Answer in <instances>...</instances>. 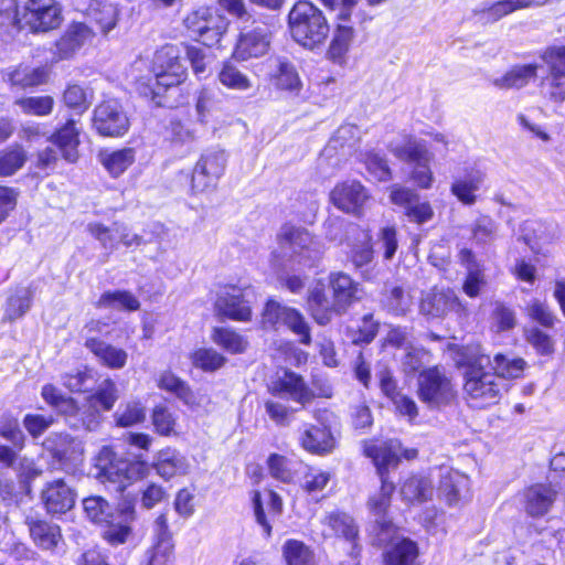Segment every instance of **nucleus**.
Masks as SVG:
<instances>
[{"instance_id": "14", "label": "nucleus", "mask_w": 565, "mask_h": 565, "mask_svg": "<svg viewBox=\"0 0 565 565\" xmlns=\"http://www.w3.org/2000/svg\"><path fill=\"white\" fill-rule=\"evenodd\" d=\"M154 543L145 553L143 565H169L174 559V544L168 529L166 514L161 513L153 524Z\"/></svg>"}, {"instance_id": "63", "label": "nucleus", "mask_w": 565, "mask_h": 565, "mask_svg": "<svg viewBox=\"0 0 565 565\" xmlns=\"http://www.w3.org/2000/svg\"><path fill=\"white\" fill-rule=\"evenodd\" d=\"M95 383L94 373L88 370H75L63 375V384L72 392H87Z\"/></svg>"}, {"instance_id": "51", "label": "nucleus", "mask_w": 565, "mask_h": 565, "mask_svg": "<svg viewBox=\"0 0 565 565\" xmlns=\"http://www.w3.org/2000/svg\"><path fill=\"white\" fill-rule=\"evenodd\" d=\"M146 418V408L139 402H128L118 407L114 419L119 427H130L142 423Z\"/></svg>"}, {"instance_id": "2", "label": "nucleus", "mask_w": 565, "mask_h": 565, "mask_svg": "<svg viewBox=\"0 0 565 565\" xmlns=\"http://www.w3.org/2000/svg\"><path fill=\"white\" fill-rule=\"evenodd\" d=\"M288 22L292 39L310 50L323 44L330 32L323 12L307 0H300L294 4Z\"/></svg>"}, {"instance_id": "61", "label": "nucleus", "mask_w": 565, "mask_h": 565, "mask_svg": "<svg viewBox=\"0 0 565 565\" xmlns=\"http://www.w3.org/2000/svg\"><path fill=\"white\" fill-rule=\"evenodd\" d=\"M373 254L371 237L367 233H364V239L360 244H353L351 246L348 257L355 269L362 270L372 263Z\"/></svg>"}, {"instance_id": "64", "label": "nucleus", "mask_w": 565, "mask_h": 565, "mask_svg": "<svg viewBox=\"0 0 565 565\" xmlns=\"http://www.w3.org/2000/svg\"><path fill=\"white\" fill-rule=\"evenodd\" d=\"M524 337L529 344L533 347L536 353L541 355H551L554 352L553 339L539 329L537 327H531L524 330Z\"/></svg>"}, {"instance_id": "8", "label": "nucleus", "mask_w": 565, "mask_h": 565, "mask_svg": "<svg viewBox=\"0 0 565 565\" xmlns=\"http://www.w3.org/2000/svg\"><path fill=\"white\" fill-rule=\"evenodd\" d=\"M185 28L206 46L217 44L226 31V22L218 15H213L210 8H199L184 18Z\"/></svg>"}, {"instance_id": "55", "label": "nucleus", "mask_w": 565, "mask_h": 565, "mask_svg": "<svg viewBox=\"0 0 565 565\" xmlns=\"http://www.w3.org/2000/svg\"><path fill=\"white\" fill-rule=\"evenodd\" d=\"M562 78L548 75L540 83L541 96L555 107H561L565 103V81Z\"/></svg>"}, {"instance_id": "33", "label": "nucleus", "mask_w": 565, "mask_h": 565, "mask_svg": "<svg viewBox=\"0 0 565 565\" xmlns=\"http://www.w3.org/2000/svg\"><path fill=\"white\" fill-rule=\"evenodd\" d=\"M30 535L34 543L44 548H54L62 539L60 526L41 520L28 519Z\"/></svg>"}, {"instance_id": "41", "label": "nucleus", "mask_w": 565, "mask_h": 565, "mask_svg": "<svg viewBox=\"0 0 565 565\" xmlns=\"http://www.w3.org/2000/svg\"><path fill=\"white\" fill-rule=\"evenodd\" d=\"M134 161L135 150L132 148L100 153L102 164L113 177H118L124 173Z\"/></svg>"}, {"instance_id": "47", "label": "nucleus", "mask_w": 565, "mask_h": 565, "mask_svg": "<svg viewBox=\"0 0 565 565\" xmlns=\"http://www.w3.org/2000/svg\"><path fill=\"white\" fill-rule=\"evenodd\" d=\"M546 2L547 0H500L488 9L482 10V12L487 13L492 21H498L516 10L540 7Z\"/></svg>"}, {"instance_id": "4", "label": "nucleus", "mask_w": 565, "mask_h": 565, "mask_svg": "<svg viewBox=\"0 0 565 565\" xmlns=\"http://www.w3.org/2000/svg\"><path fill=\"white\" fill-rule=\"evenodd\" d=\"M96 468L98 476L104 481L117 483V491H124L127 484L146 475L147 466L142 461H131L121 457H117L113 448L103 447L96 457Z\"/></svg>"}, {"instance_id": "54", "label": "nucleus", "mask_w": 565, "mask_h": 565, "mask_svg": "<svg viewBox=\"0 0 565 565\" xmlns=\"http://www.w3.org/2000/svg\"><path fill=\"white\" fill-rule=\"evenodd\" d=\"M490 369L498 374L499 380L518 379L522 375L526 362L521 358L508 359L505 355L497 354Z\"/></svg>"}, {"instance_id": "29", "label": "nucleus", "mask_w": 565, "mask_h": 565, "mask_svg": "<svg viewBox=\"0 0 565 565\" xmlns=\"http://www.w3.org/2000/svg\"><path fill=\"white\" fill-rule=\"evenodd\" d=\"M189 467L186 458L178 450L171 448L161 450L154 462L157 473L166 480L185 475Z\"/></svg>"}, {"instance_id": "35", "label": "nucleus", "mask_w": 565, "mask_h": 565, "mask_svg": "<svg viewBox=\"0 0 565 565\" xmlns=\"http://www.w3.org/2000/svg\"><path fill=\"white\" fill-rule=\"evenodd\" d=\"M536 64L516 65L503 76L495 78L493 85L501 89L522 88L536 77Z\"/></svg>"}, {"instance_id": "23", "label": "nucleus", "mask_w": 565, "mask_h": 565, "mask_svg": "<svg viewBox=\"0 0 565 565\" xmlns=\"http://www.w3.org/2000/svg\"><path fill=\"white\" fill-rule=\"evenodd\" d=\"M469 479L459 471H448L440 478L438 488L439 495L449 505L458 504L467 498L469 492Z\"/></svg>"}, {"instance_id": "49", "label": "nucleus", "mask_w": 565, "mask_h": 565, "mask_svg": "<svg viewBox=\"0 0 565 565\" xmlns=\"http://www.w3.org/2000/svg\"><path fill=\"white\" fill-rule=\"evenodd\" d=\"M28 159L21 146H13L0 152V177H10L19 171Z\"/></svg>"}, {"instance_id": "39", "label": "nucleus", "mask_w": 565, "mask_h": 565, "mask_svg": "<svg viewBox=\"0 0 565 565\" xmlns=\"http://www.w3.org/2000/svg\"><path fill=\"white\" fill-rule=\"evenodd\" d=\"M483 177L479 171L468 173L462 179H457L451 184V193L463 204L472 205L476 202L475 192L479 190Z\"/></svg>"}, {"instance_id": "12", "label": "nucleus", "mask_w": 565, "mask_h": 565, "mask_svg": "<svg viewBox=\"0 0 565 565\" xmlns=\"http://www.w3.org/2000/svg\"><path fill=\"white\" fill-rule=\"evenodd\" d=\"M370 199L367 190L359 181L348 180L338 183L330 192V201L344 213L362 215Z\"/></svg>"}, {"instance_id": "53", "label": "nucleus", "mask_w": 565, "mask_h": 565, "mask_svg": "<svg viewBox=\"0 0 565 565\" xmlns=\"http://www.w3.org/2000/svg\"><path fill=\"white\" fill-rule=\"evenodd\" d=\"M158 386L161 390L173 393L177 397L182 399L185 404L191 405L194 403V396L190 387L180 377L175 376L170 371H164L158 381Z\"/></svg>"}, {"instance_id": "3", "label": "nucleus", "mask_w": 565, "mask_h": 565, "mask_svg": "<svg viewBox=\"0 0 565 565\" xmlns=\"http://www.w3.org/2000/svg\"><path fill=\"white\" fill-rule=\"evenodd\" d=\"M417 397L430 411H441L450 406L457 397V391L445 369L431 366L419 372Z\"/></svg>"}, {"instance_id": "6", "label": "nucleus", "mask_w": 565, "mask_h": 565, "mask_svg": "<svg viewBox=\"0 0 565 565\" xmlns=\"http://www.w3.org/2000/svg\"><path fill=\"white\" fill-rule=\"evenodd\" d=\"M262 327L265 330L278 331L282 327L288 328L302 344H310V327L305 317L296 309L287 307L278 301L268 300L262 312Z\"/></svg>"}, {"instance_id": "10", "label": "nucleus", "mask_w": 565, "mask_h": 565, "mask_svg": "<svg viewBox=\"0 0 565 565\" xmlns=\"http://www.w3.org/2000/svg\"><path fill=\"white\" fill-rule=\"evenodd\" d=\"M24 22L33 32H46L61 24V8L57 0H28L23 9Z\"/></svg>"}, {"instance_id": "30", "label": "nucleus", "mask_w": 565, "mask_h": 565, "mask_svg": "<svg viewBox=\"0 0 565 565\" xmlns=\"http://www.w3.org/2000/svg\"><path fill=\"white\" fill-rule=\"evenodd\" d=\"M390 150L399 160L412 164L430 162L433 160V153L429 152L425 142L413 137H407L402 145L391 143Z\"/></svg>"}, {"instance_id": "59", "label": "nucleus", "mask_w": 565, "mask_h": 565, "mask_svg": "<svg viewBox=\"0 0 565 565\" xmlns=\"http://www.w3.org/2000/svg\"><path fill=\"white\" fill-rule=\"evenodd\" d=\"M31 291L28 288L21 287L14 290L8 299L6 315L10 320L22 317L30 308Z\"/></svg>"}, {"instance_id": "19", "label": "nucleus", "mask_w": 565, "mask_h": 565, "mask_svg": "<svg viewBox=\"0 0 565 565\" xmlns=\"http://www.w3.org/2000/svg\"><path fill=\"white\" fill-rule=\"evenodd\" d=\"M218 316L235 321H249L252 319V309L245 299L244 292L236 287H231L221 292L214 305Z\"/></svg>"}, {"instance_id": "28", "label": "nucleus", "mask_w": 565, "mask_h": 565, "mask_svg": "<svg viewBox=\"0 0 565 565\" xmlns=\"http://www.w3.org/2000/svg\"><path fill=\"white\" fill-rule=\"evenodd\" d=\"M62 153L67 162L74 163L78 159V130L73 119L68 120L56 134L49 138Z\"/></svg>"}, {"instance_id": "37", "label": "nucleus", "mask_w": 565, "mask_h": 565, "mask_svg": "<svg viewBox=\"0 0 565 565\" xmlns=\"http://www.w3.org/2000/svg\"><path fill=\"white\" fill-rule=\"evenodd\" d=\"M211 339L217 347L231 354H242L248 348V340L230 328H213Z\"/></svg>"}, {"instance_id": "60", "label": "nucleus", "mask_w": 565, "mask_h": 565, "mask_svg": "<svg viewBox=\"0 0 565 565\" xmlns=\"http://www.w3.org/2000/svg\"><path fill=\"white\" fill-rule=\"evenodd\" d=\"M548 67V75L565 77V46H548L540 54Z\"/></svg>"}, {"instance_id": "26", "label": "nucleus", "mask_w": 565, "mask_h": 565, "mask_svg": "<svg viewBox=\"0 0 565 565\" xmlns=\"http://www.w3.org/2000/svg\"><path fill=\"white\" fill-rule=\"evenodd\" d=\"M85 347L99 360V362L109 369H122L128 359L125 350L114 347L97 338H87Z\"/></svg>"}, {"instance_id": "17", "label": "nucleus", "mask_w": 565, "mask_h": 565, "mask_svg": "<svg viewBox=\"0 0 565 565\" xmlns=\"http://www.w3.org/2000/svg\"><path fill=\"white\" fill-rule=\"evenodd\" d=\"M386 540L380 544L387 543V548L384 554L385 563L387 565H419V548L417 543L395 534V527L390 534H384Z\"/></svg>"}, {"instance_id": "25", "label": "nucleus", "mask_w": 565, "mask_h": 565, "mask_svg": "<svg viewBox=\"0 0 565 565\" xmlns=\"http://www.w3.org/2000/svg\"><path fill=\"white\" fill-rule=\"evenodd\" d=\"M321 523L326 526V537L337 536L353 541L359 533L355 521L351 515L341 511H333L324 515Z\"/></svg>"}, {"instance_id": "11", "label": "nucleus", "mask_w": 565, "mask_h": 565, "mask_svg": "<svg viewBox=\"0 0 565 565\" xmlns=\"http://www.w3.org/2000/svg\"><path fill=\"white\" fill-rule=\"evenodd\" d=\"M93 126L99 135L118 137L127 132L129 120L121 105L115 99H109L95 108Z\"/></svg>"}, {"instance_id": "48", "label": "nucleus", "mask_w": 565, "mask_h": 565, "mask_svg": "<svg viewBox=\"0 0 565 565\" xmlns=\"http://www.w3.org/2000/svg\"><path fill=\"white\" fill-rule=\"evenodd\" d=\"M359 140L360 129L355 125L345 124L338 128L324 151L329 153L332 150L337 151L340 149L345 152V149H352Z\"/></svg>"}, {"instance_id": "45", "label": "nucleus", "mask_w": 565, "mask_h": 565, "mask_svg": "<svg viewBox=\"0 0 565 565\" xmlns=\"http://www.w3.org/2000/svg\"><path fill=\"white\" fill-rule=\"evenodd\" d=\"M282 555L287 565H317L312 550L298 540H287Z\"/></svg>"}, {"instance_id": "1", "label": "nucleus", "mask_w": 565, "mask_h": 565, "mask_svg": "<svg viewBox=\"0 0 565 565\" xmlns=\"http://www.w3.org/2000/svg\"><path fill=\"white\" fill-rule=\"evenodd\" d=\"M457 363L466 367L463 392L476 407L495 404L500 399L503 381L490 369V356L479 345L463 347Z\"/></svg>"}, {"instance_id": "15", "label": "nucleus", "mask_w": 565, "mask_h": 565, "mask_svg": "<svg viewBox=\"0 0 565 565\" xmlns=\"http://www.w3.org/2000/svg\"><path fill=\"white\" fill-rule=\"evenodd\" d=\"M394 491V483L388 481L386 476H382L380 490L371 495L367 502L371 512L376 516L373 531L381 542L386 540V537L383 536L384 534H390L393 531L394 525L392 521L386 518V514L391 507Z\"/></svg>"}, {"instance_id": "21", "label": "nucleus", "mask_w": 565, "mask_h": 565, "mask_svg": "<svg viewBox=\"0 0 565 565\" xmlns=\"http://www.w3.org/2000/svg\"><path fill=\"white\" fill-rule=\"evenodd\" d=\"M365 455L372 458L380 477L385 476V470L395 467L401 460L402 444L397 439H391L365 447Z\"/></svg>"}, {"instance_id": "32", "label": "nucleus", "mask_w": 565, "mask_h": 565, "mask_svg": "<svg viewBox=\"0 0 565 565\" xmlns=\"http://www.w3.org/2000/svg\"><path fill=\"white\" fill-rule=\"evenodd\" d=\"M300 440L302 447L313 454L329 452L334 447V438L324 426H310L303 431Z\"/></svg>"}, {"instance_id": "50", "label": "nucleus", "mask_w": 565, "mask_h": 565, "mask_svg": "<svg viewBox=\"0 0 565 565\" xmlns=\"http://www.w3.org/2000/svg\"><path fill=\"white\" fill-rule=\"evenodd\" d=\"M83 508L86 516L94 523L110 522L114 518L113 508L102 497H88L83 500Z\"/></svg>"}, {"instance_id": "20", "label": "nucleus", "mask_w": 565, "mask_h": 565, "mask_svg": "<svg viewBox=\"0 0 565 565\" xmlns=\"http://www.w3.org/2000/svg\"><path fill=\"white\" fill-rule=\"evenodd\" d=\"M329 286L332 290V298L334 300V309L338 316L347 312L349 307L359 297V282L354 281L351 276L345 273H332L329 276Z\"/></svg>"}, {"instance_id": "43", "label": "nucleus", "mask_w": 565, "mask_h": 565, "mask_svg": "<svg viewBox=\"0 0 565 565\" xmlns=\"http://www.w3.org/2000/svg\"><path fill=\"white\" fill-rule=\"evenodd\" d=\"M96 306L98 308L136 311L140 308V301L130 291L115 290L104 292Z\"/></svg>"}, {"instance_id": "36", "label": "nucleus", "mask_w": 565, "mask_h": 565, "mask_svg": "<svg viewBox=\"0 0 565 565\" xmlns=\"http://www.w3.org/2000/svg\"><path fill=\"white\" fill-rule=\"evenodd\" d=\"M431 481L423 476L407 478L401 487V495L408 502H425L433 498Z\"/></svg>"}, {"instance_id": "57", "label": "nucleus", "mask_w": 565, "mask_h": 565, "mask_svg": "<svg viewBox=\"0 0 565 565\" xmlns=\"http://www.w3.org/2000/svg\"><path fill=\"white\" fill-rule=\"evenodd\" d=\"M220 83L231 89L247 90L252 87L250 79L232 63H225L218 73Z\"/></svg>"}, {"instance_id": "13", "label": "nucleus", "mask_w": 565, "mask_h": 565, "mask_svg": "<svg viewBox=\"0 0 565 565\" xmlns=\"http://www.w3.org/2000/svg\"><path fill=\"white\" fill-rule=\"evenodd\" d=\"M420 312L430 318H444L449 313L461 317L467 309L454 290L433 289L422 298Z\"/></svg>"}, {"instance_id": "22", "label": "nucleus", "mask_w": 565, "mask_h": 565, "mask_svg": "<svg viewBox=\"0 0 565 565\" xmlns=\"http://www.w3.org/2000/svg\"><path fill=\"white\" fill-rule=\"evenodd\" d=\"M307 305L313 319L321 326L329 323L334 315L338 316L334 300L328 297L324 285L321 282L309 290Z\"/></svg>"}, {"instance_id": "56", "label": "nucleus", "mask_w": 565, "mask_h": 565, "mask_svg": "<svg viewBox=\"0 0 565 565\" xmlns=\"http://www.w3.org/2000/svg\"><path fill=\"white\" fill-rule=\"evenodd\" d=\"M192 364L205 372H214L221 369L226 358L212 348H201L191 354Z\"/></svg>"}, {"instance_id": "5", "label": "nucleus", "mask_w": 565, "mask_h": 565, "mask_svg": "<svg viewBox=\"0 0 565 565\" xmlns=\"http://www.w3.org/2000/svg\"><path fill=\"white\" fill-rule=\"evenodd\" d=\"M278 242L285 254L299 256L306 266H312L324 253V245L308 230L291 224L281 226Z\"/></svg>"}, {"instance_id": "38", "label": "nucleus", "mask_w": 565, "mask_h": 565, "mask_svg": "<svg viewBox=\"0 0 565 565\" xmlns=\"http://www.w3.org/2000/svg\"><path fill=\"white\" fill-rule=\"evenodd\" d=\"M500 225L489 215H480L470 226L471 237L476 245H492L499 238Z\"/></svg>"}, {"instance_id": "34", "label": "nucleus", "mask_w": 565, "mask_h": 565, "mask_svg": "<svg viewBox=\"0 0 565 565\" xmlns=\"http://www.w3.org/2000/svg\"><path fill=\"white\" fill-rule=\"evenodd\" d=\"M275 64V85L284 90L298 94L301 89L302 83L295 65L286 57L274 58Z\"/></svg>"}, {"instance_id": "62", "label": "nucleus", "mask_w": 565, "mask_h": 565, "mask_svg": "<svg viewBox=\"0 0 565 565\" xmlns=\"http://www.w3.org/2000/svg\"><path fill=\"white\" fill-rule=\"evenodd\" d=\"M15 105H18L24 114L45 116L51 114L54 100L51 96L26 97L17 99Z\"/></svg>"}, {"instance_id": "58", "label": "nucleus", "mask_w": 565, "mask_h": 565, "mask_svg": "<svg viewBox=\"0 0 565 565\" xmlns=\"http://www.w3.org/2000/svg\"><path fill=\"white\" fill-rule=\"evenodd\" d=\"M120 223H114L110 227L100 223H89L87 230L89 234L96 238L105 249L115 250L118 245V228Z\"/></svg>"}, {"instance_id": "16", "label": "nucleus", "mask_w": 565, "mask_h": 565, "mask_svg": "<svg viewBox=\"0 0 565 565\" xmlns=\"http://www.w3.org/2000/svg\"><path fill=\"white\" fill-rule=\"evenodd\" d=\"M268 391L273 396L288 397L302 406L315 397L302 376L291 371H285L281 376L273 381L268 385Z\"/></svg>"}, {"instance_id": "9", "label": "nucleus", "mask_w": 565, "mask_h": 565, "mask_svg": "<svg viewBox=\"0 0 565 565\" xmlns=\"http://www.w3.org/2000/svg\"><path fill=\"white\" fill-rule=\"evenodd\" d=\"M271 35V26L264 22L242 30L233 56L238 61L264 56L270 47Z\"/></svg>"}, {"instance_id": "7", "label": "nucleus", "mask_w": 565, "mask_h": 565, "mask_svg": "<svg viewBox=\"0 0 565 565\" xmlns=\"http://www.w3.org/2000/svg\"><path fill=\"white\" fill-rule=\"evenodd\" d=\"M226 162L223 150L210 149L202 153L192 173V189L196 192L214 189L224 174Z\"/></svg>"}, {"instance_id": "27", "label": "nucleus", "mask_w": 565, "mask_h": 565, "mask_svg": "<svg viewBox=\"0 0 565 565\" xmlns=\"http://www.w3.org/2000/svg\"><path fill=\"white\" fill-rule=\"evenodd\" d=\"M153 76L147 83L139 81V90L145 96H160L164 90L183 82L185 70L182 73L173 71H152Z\"/></svg>"}, {"instance_id": "44", "label": "nucleus", "mask_w": 565, "mask_h": 565, "mask_svg": "<svg viewBox=\"0 0 565 565\" xmlns=\"http://www.w3.org/2000/svg\"><path fill=\"white\" fill-rule=\"evenodd\" d=\"M119 398V393L116 383L110 380H104L97 390L86 397L89 405L99 407L100 411H110Z\"/></svg>"}, {"instance_id": "24", "label": "nucleus", "mask_w": 565, "mask_h": 565, "mask_svg": "<svg viewBox=\"0 0 565 565\" xmlns=\"http://www.w3.org/2000/svg\"><path fill=\"white\" fill-rule=\"evenodd\" d=\"M92 38V31L84 23H73L56 42V54L60 60L72 57L86 41Z\"/></svg>"}, {"instance_id": "40", "label": "nucleus", "mask_w": 565, "mask_h": 565, "mask_svg": "<svg viewBox=\"0 0 565 565\" xmlns=\"http://www.w3.org/2000/svg\"><path fill=\"white\" fill-rule=\"evenodd\" d=\"M353 38L354 29L351 25L339 23L328 49V57L340 63L349 52Z\"/></svg>"}, {"instance_id": "46", "label": "nucleus", "mask_w": 565, "mask_h": 565, "mask_svg": "<svg viewBox=\"0 0 565 565\" xmlns=\"http://www.w3.org/2000/svg\"><path fill=\"white\" fill-rule=\"evenodd\" d=\"M50 70L46 66L39 67H19L10 74V81L13 85L21 87H33L47 82Z\"/></svg>"}, {"instance_id": "42", "label": "nucleus", "mask_w": 565, "mask_h": 565, "mask_svg": "<svg viewBox=\"0 0 565 565\" xmlns=\"http://www.w3.org/2000/svg\"><path fill=\"white\" fill-rule=\"evenodd\" d=\"M87 13L99 25L103 32L115 28L117 22V9L107 0H92L87 7Z\"/></svg>"}, {"instance_id": "31", "label": "nucleus", "mask_w": 565, "mask_h": 565, "mask_svg": "<svg viewBox=\"0 0 565 565\" xmlns=\"http://www.w3.org/2000/svg\"><path fill=\"white\" fill-rule=\"evenodd\" d=\"M556 492L545 484H534L525 492V509L532 516L545 514L551 508Z\"/></svg>"}, {"instance_id": "52", "label": "nucleus", "mask_w": 565, "mask_h": 565, "mask_svg": "<svg viewBox=\"0 0 565 565\" xmlns=\"http://www.w3.org/2000/svg\"><path fill=\"white\" fill-rule=\"evenodd\" d=\"M160 70L182 73L184 67L180 61L179 50L177 46L166 45L154 53L152 71Z\"/></svg>"}, {"instance_id": "18", "label": "nucleus", "mask_w": 565, "mask_h": 565, "mask_svg": "<svg viewBox=\"0 0 565 565\" xmlns=\"http://www.w3.org/2000/svg\"><path fill=\"white\" fill-rule=\"evenodd\" d=\"M41 499L49 513L62 514L74 507L76 493L64 479H56L44 486Z\"/></svg>"}]
</instances>
